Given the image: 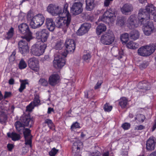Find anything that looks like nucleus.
Segmentation results:
<instances>
[{
    "mask_svg": "<svg viewBox=\"0 0 156 156\" xmlns=\"http://www.w3.org/2000/svg\"><path fill=\"white\" fill-rule=\"evenodd\" d=\"M58 149H56L55 147L52 148L49 152V154L50 156H55L59 151Z\"/></svg>",
    "mask_w": 156,
    "mask_h": 156,
    "instance_id": "obj_42",
    "label": "nucleus"
},
{
    "mask_svg": "<svg viewBox=\"0 0 156 156\" xmlns=\"http://www.w3.org/2000/svg\"><path fill=\"white\" fill-rule=\"evenodd\" d=\"M60 76L57 74L51 75L49 78L48 82L49 84L51 86H54L57 84L59 82Z\"/></svg>",
    "mask_w": 156,
    "mask_h": 156,
    "instance_id": "obj_20",
    "label": "nucleus"
},
{
    "mask_svg": "<svg viewBox=\"0 0 156 156\" xmlns=\"http://www.w3.org/2000/svg\"><path fill=\"white\" fill-rule=\"evenodd\" d=\"M39 84L44 86H46L47 85L48 83L47 81L44 79L41 78L39 81Z\"/></svg>",
    "mask_w": 156,
    "mask_h": 156,
    "instance_id": "obj_45",
    "label": "nucleus"
},
{
    "mask_svg": "<svg viewBox=\"0 0 156 156\" xmlns=\"http://www.w3.org/2000/svg\"><path fill=\"white\" fill-rule=\"evenodd\" d=\"M7 135L8 137L11 138L13 141L18 140L20 139V135L15 132H12L11 133H8Z\"/></svg>",
    "mask_w": 156,
    "mask_h": 156,
    "instance_id": "obj_24",
    "label": "nucleus"
},
{
    "mask_svg": "<svg viewBox=\"0 0 156 156\" xmlns=\"http://www.w3.org/2000/svg\"><path fill=\"white\" fill-rule=\"evenodd\" d=\"M148 65V63L147 62L144 61L140 65V67L141 69L145 68Z\"/></svg>",
    "mask_w": 156,
    "mask_h": 156,
    "instance_id": "obj_49",
    "label": "nucleus"
},
{
    "mask_svg": "<svg viewBox=\"0 0 156 156\" xmlns=\"http://www.w3.org/2000/svg\"><path fill=\"white\" fill-rule=\"evenodd\" d=\"M123 55V52L122 50L119 51V56L118 58L119 59H120L122 58V55Z\"/></svg>",
    "mask_w": 156,
    "mask_h": 156,
    "instance_id": "obj_59",
    "label": "nucleus"
},
{
    "mask_svg": "<svg viewBox=\"0 0 156 156\" xmlns=\"http://www.w3.org/2000/svg\"><path fill=\"white\" fill-rule=\"evenodd\" d=\"M112 106L110 105L108 103H106L104 105V109L105 112H110L112 109Z\"/></svg>",
    "mask_w": 156,
    "mask_h": 156,
    "instance_id": "obj_39",
    "label": "nucleus"
},
{
    "mask_svg": "<svg viewBox=\"0 0 156 156\" xmlns=\"http://www.w3.org/2000/svg\"><path fill=\"white\" fill-rule=\"evenodd\" d=\"M115 36L113 32L109 30L102 35L100 41L105 45H110L113 42Z\"/></svg>",
    "mask_w": 156,
    "mask_h": 156,
    "instance_id": "obj_6",
    "label": "nucleus"
},
{
    "mask_svg": "<svg viewBox=\"0 0 156 156\" xmlns=\"http://www.w3.org/2000/svg\"><path fill=\"white\" fill-rule=\"evenodd\" d=\"M133 9V7L132 5L126 4L123 5L121 10H131Z\"/></svg>",
    "mask_w": 156,
    "mask_h": 156,
    "instance_id": "obj_46",
    "label": "nucleus"
},
{
    "mask_svg": "<svg viewBox=\"0 0 156 156\" xmlns=\"http://www.w3.org/2000/svg\"><path fill=\"white\" fill-rule=\"evenodd\" d=\"M156 46L153 44L143 46L138 50L139 55L142 56H148L152 54L156 49Z\"/></svg>",
    "mask_w": 156,
    "mask_h": 156,
    "instance_id": "obj_4",
    "label": "nucleus"
},
{
    "mask_svg": "<svg viewBox=\"0 0 156 156\" xmlns=\"http://www.w3.org/2000/svg\"><path fill=\"white\" fill-rule=\"evenodd\" d=\"M113 0H105L104 2V5L105 6H108L109 5L110 2Z\"/></svg>",
    "mask_w": 156,
    "mask_h": 156,
    "instance_id": "obj_56",
    "label": "nucleus"
},
{
    "mask_svg": "<svg viewBox=\"0 0 156 156\" xmlns=\"http://www.w3.org/2000/svg\"><path fill=\"white\" fill-rule=\"evenodd\" d=\"M65 45L66 52H62L61 54L55 57L53 61L54 67L56 68H60L64 66L65 64V58L67 53L73 52L75 48V43L72 39H67L66 40Z\"/></svg>",
    "mask_w": 156,
    "mask_h": 156,
    "instance_id": "obj_2",
    "label": "nucleus"
},
{
    "mask_svg": "<svg viewBox=\"0 0 156 156\" xmlns=\"http://www.w3.org/2000/svg\"><path fill=\"white\" fill-rule=\"evenodd\" d=\"M27 66V64L23 59H21L19 63V69H22L26 68Z\"/></svg>",
    "mask_w": 156,
    "mask_h": 156,
    "instance_id": "obj_41",
    "label": "nucleus"
},
{
    "mask_svg": "<svg viewBox=\"0 0 156 156\" xmlns=\"http://www.w3.org/2000/svg\"><path fill=\"white\" fill-rule=\"evenodd\" d=\"M14 32V28L11 27L7 32L5 35V38L6 40H9L13 36Z\"/></svg>",
    "mask_w": 156,
    "mask_h": 156,
    "instance_id": "obj_29",
    "label": "nucleus"
},
{
    "mask_svg": "<svg viewBox=\"0 0 156 156\" xmlns=\"http://www.w3.org/2000/svg\"><path fill=\"white\" fill-rule=\"evenodd\" d=\"M128 104V100L125 97L121 98L119 101V104L122 108H125Z\"/></svg>",
    "mask_w": 156,
    "mask_h": 156,
    "instance_id": "obj_27",
    "label": "nucleus"
},
{
    "mask_svg": "<svg viewBox=\"0 0 156 156\" xmlns=\"http://www.w3.org/2000/svg\"><path fill=\"white\" fill-rule=\"evenodd\" d=\"M47 11L53 16H59L55 21L56 27L62 29H66L69 27L71 18L68 10Z\"/></svg>",
    "mask_w": 156,
    "mask_h": 156,
    "instance_id": "obj_1",
    "label": "nucleus"
},
{
    "mask_svg": "<svg viewBox=\"0 0 156 156\" xmlns=\"http://www.w3.org/2000/svg\"><path fill=\"white\" fill-rule=\"evenodd\" d=\"M34 15L33 12L31 10H30L28 12L27 17L28 20L30 21V23L33 20L34 16Z\"/></svg>",
    "mask_w": 156,
    "mask_h": 156,
    "instance_id": "obj_38",
    "label": "nucleus"
},
{
    "mask_svg": "<svg viewBox=\"0 0 156 156\" xmlns=\"http://www.w3.org/2000/svg\"><path fill=\"white\" fill-rule=\"evenodd\" d=\"M44 21V18L41 14H38L34 16L33 20L30 23L31 27L34 29L39 27L42 26Z\"/></svg>",
    "mask_w": 156,
    "mask_h": 156,
    "instance_id": "obj_7",
    "label": "nucleus"
},
{
    "mask_svg": "<svg viewBox=\"0 0 156 156\" xmlns=\"http://www.w3.org/2000/svg\"><path fill=\"white\" fill-rule=\"evenodd\" d=\"M125 23V19L123 17H119L118 18L116 24L118 26L122 27Z\"/></svg>",
    "mask_w": 156,
    "mask_h": 156,
    "instance_id": "obj_37",
    "label": "nucleus"
},
{
    "mask_svg": "<svg viewBox=\"0 0 156 156\" xmlns=\"http://www.w3.org/2000/svg\"><path fill=\"white\" fill-rule=\"evenodd\" d=\"M91 27L90 24L88 23H85L81 25L78 30L77 34L78 35H83L88 32Z\"/></svg>",
    "mask_w": 156,
    "mask_h": 156,
    "instance_id": "obj_16",
    "label": "nucleus"
},
{
    "mask_svg": "<svg viewBox=\"0 0 156 156\" xmlns=\"http://www.w3.org/2000/svg\"><path fill=\"white\" fill-rule=\"evenodd\" d=\"M82 6V3L80 2H75L71 7V10H83Z\"/></svg>",
    "mask_w": 156,
    "mask_h": 156,
    "instance_id": "obj_26",
    "label": "nucleus"
},
{
    "mask_svg": "<svg viewBox=\"0 0 156 156\" xmlns=\"http://www.w3.org/2000/svg\"><path fill=\"white\" fill-rule=\"evenodd\" d=\"M20 120L25 126L31 127L33 122L30 117L28 115H23L20 117Z\"/></svg>",
    "mask_w": 156,
    "mask_h": 156,
    "instance_id": "obj_19",
    "label": "nucleus"
},
{
    "mask_svg": "<svg viewBox=\"0 0 156 156\" xmlns=\"http://www.w3.org/2000/svg\"><path fill=\"white\" fill-rule=\"evenodd\" d=\"M106 29V27L105 24H100L98 25V34H100L102 32L105 31Z\"/></svg>",
    "mask_w": 156,
    "mask_h": 156,
    "instance_id": "obj_35",
    "label": "nucleus"
},
{
    "mask_svg": "<svg viewBox=\"0 0 156 156\" xmlns=\"http://www.w3.org/2000/svg\"><path fill=\"white\" fill-rule=\"evenodd\" d=\"M54 111V110L53 108L49 107L48 108L47 113L48 114H50L51 112H53Z\"/></svg>",
    "mask_w": 156,
    "mask_h": 156,
    "instance_id": "obj_60",
    "label": "nucleus"
},
{
    "mask_svg": "<svg viewBox=\"0 0 156 156\" xmlns=\"http://www.w3.org/2000/svg\"><path fill=\"white\" fill-rule=\"evenodd\" d=\"M80 127L79 124L77 122H76L73 124L71 126V128L73 129Z\"/></svg>",
    "mask_w": 156,
    "mask_h": 156,
    "instance_id": "obj_50",
    "label": "nucleus"
},
{
    "mask_svg": "<svg viewBox=\"0 0 156 156\" xmlns=\"http://www.w3.org/2000/svg\"><path fill=\"white\" fill-rule=\"evenodd\" d=\"M114 10H106L99 20L108 24L113 23L116 19V15Z\"/></svg>",
    "mask_w": 156,
    "mask_h": 156,
    "instance_id": "obj_5",
    "label": "nucleus"
},
{
    "mask_svg": "<svg viewBox=\"0 0 156 156\" xmlns=\"http://www.w3.org/2000/svg\"><path fill=\"white\" fill-rule=\"evenodd\" d=\"M148 156H156V151L153 152L150 154Z\"/></svg>",
    "mask_w": 156,
    "mask_h": 156,
    "instance_id": "obj_63",
    "label": "nucleus"
},
{
    "mask_svg": "<svg viewBox=\"0 0 156 156\" xmlns=\"http://www.w3.org/2000/svg\"><path fill=\"white\" fill-rule=\"evenodd\" d=\"M155 138L153 137H150L146 143V149L148 151H152L155 149L156 144Z\"/></svg>",
    "mask_w": 156,
    "mask_h": 156,
    "instance_id": "obj_17",
    "label": "nucleus"
},
{
    "mask_svg": "<svg viewBox=\"0 0 156 156\" xmlns=\"http://www.w3.org/2000/svg\"><path fill=\"white\" fill-rule=\"evenodd\" d=\"M86 8L87 9H90L91 10L94 9L95 6L94 0H86Z\"/></svg>",
    "mask_w": 156,
    "mask_h": 156,
    "instance_id": "obj_28",
    "label": "nucleus"
},
{
    "mask_svg": "<svg viewBox=\"0 0 156 156\" xmlns=\"http://www.w3.org/2000/svg\"><path fill=\"white\" fill-rule=\"evenodd\" d=\"M137 19L138 20L135 15H132L129 17L127 20V23L130 28H134L138 26L139 23L141 24L139 21L138 16H137Z\"/></svg>",
    "mask_w": 156,
    "mask_h": 156,
    "instance_id": "obj_13",
    "label": "nucleus"
},
{
    "mask_svg": "<svg viewBox=\"0 0 156 156\" xmlns=\"http://www.w3.org/2000/svg\"><path fill=\"white\" fill-rule=\"evenodd\" d=\"M59 9V7L55 4H50L48 6L47 10H56Z\"/></svg>",
    "mask_w": 156,
    "mask_h": 156,
    "instance_id": "obj_44",
    "label": "nucleus"
},
{
    "mask_svg": "<svg viewBox=\"0 0 156 156\" xmlns=\"http://www.w3.org/2000/svg\"><path fill=\"white\" fill-rule=\"evenodd\" d=\"M7 148L9 151H11L13 147V145L11 144H8L7 146Z\"/></svg>",
    "mask_w": 156,
    "mask_h": 156,
    "instance_id": "obj_58",
    "label": "nucleus"
},
{
    "mask_svg": "<svg viewBox=\"0 0 156 156\" xmlns=\"http://www.w3.org/2000/svg\"><path fill=\"white\" fill-rule=\"evenodd\" d=\"M145 117L143 114L137 115L135 118V120L137 123H140L144 122Z\"/></svg>",
    "mask_w": 156,
    "mask_h": 156,
    "instance_id": "obj_30",
    "label": "nucleus"
},
{
    "mask_svg": "<svg viewBox=\"0 0 156 156\" xmlns=\"http://www.w3.org/2000/svg\"><path fill=\"white\" fill-rule=\"evenodd\" d=\"M14 79L12 78H11L9 80V83L10 84L12 85L14 83Z\"/></svg>",
    "mask_w": 156,
    "mask_h": 156,
    "instance_id": "obj_61",
    "label": "nucleus"
},
{
    "mask_svg": "<svg viewBox=\"0 0 156 156\" xmlns=\"http://www.w3.org/2000/svg\"><path fill=\"white\" fill-rule=\"evenodd\" d=\"M140 37V34L138 31L134 30L130 33V37L132 39L134 40H136L138 39Z\"/></svg>",
    "mask_w": 156,
    "mask_h": 156,
    "instance_id": "obj_31",
    "label": "nucleus"
},
{
    "mask_svg": "<svg viewBox=\"0 0 156 156\" xmlns=\"http://www.w3.org/2000/svg\"><path fill=\"white\" fill-rule=\"evenodd\" d=\"M155 10H141L138 14V18L139 22L142 24H145L148 22L150 16H153L154 21L156 22Z\"/></svg>",
    "mask_w": 156,
    "mask_h": 156,
    "instance_id": "obj_3",
    "label": "nucleus"
},
{
    "mask_svg": "<svg viewBox=\"0 0 156 156\" xmlns=\"http://www.w3.org/2000/svg\"><path fill=\"white\" fill-rule=\"evenodd\" d=\"M45 44L39 45L38 44H35L32 47L31 51L32 54L36 56H39L44 52V50L46 47Z\"/></svg>",
    "mask_w": 156,
    "mask_h": 156,
    "instance_id": "obj_9",
    "label": "nucleus"
},
{
    "mask_svg": "<svg viewBox=\"0 0 156 156\" xmlns=\"http://www.w3.org/2000/svg\"><path fill=\"white\" fill-rule=\"evenodd\" d=\"M156 128V120L154 121V123L152 128V131H153Z\"/></svg>",
    "mask_w": 156,
    "mask_h": 156,
    "instance_id": "obj_62",
    "label": "nucleus"
},
{
    "mask_svg": "<svg viewBox=\"0 0 156 156\" xmlns=\"http://www.w3.org/2000/svg\"><path fill=\"white\" fill-rule=\"evenodd\" d=\"M7 120V116L5 111L0 112V123L3 124L6 122Z\"/></svg>",
    "mask_w": 156,
    "mask_h": 156,
    "instance_id": "obj_25",
    "label": "nucleus"
},
{
    "mask_svg": "<svg viewBox=\"0 0 156 156\" xmlns=\"http://www.w3.org/2000/svg\"><path fill=\"white\" fill-rule=\"evenodd\" d=\"M19 32L25 35L27 41H30L32 39V33L30 31L29 27L25 23H23L18 26Z\"/></svg>",
    "mask_w": 156,
    "mask_h": 156,
    "instance_id": "obj_8",
    "label": "nucleus"
},
{
    "mask_svg": "<svg viewBox=\"0 0 156 156\" xmlns=\"http://www.w3.org/2000/svg\"><path fill=\"white\" fill-rule=\"evenodd\" d=\"M152 9H155L154 6L152 4H148L146 6L145 10H152Z\"/></svg>",
    "mask_w": 156,
    "mask_h": 156,
    "instance_id": "obj_52",
    "label": "nucleus"
},
{
    "mask_svg": "<svg viewBox=\"0 0 156 156\" xmlns=\"http://www.w3.org/2000/svg\"><path fill=\"white\" fill-rule=\"evenodd\" d=\"M21 82L20 87L19 89V91L21 93L26 88V85L28 84L27 80H20Z\"/></svg>",
    "mask_w": 156,
    "mask_h": 156,
    "instance_id": "obj_33",
    "label": "nucleus"
},
{
    "mask_svg": "<svg viewBox=\"0 0 156 156\" xmlns=\"http://www.w3.org/2000/svg\"><path fill=\"white\" fill-rule=\"evenodd\" d=\"M68 7V5L67 3L64 4L63 10H67Z\"/></svg>",
    "mask_w": 156,
    "mask_h": 156,
    "instance_id": "obj_64",
    "label": "nucleus"
},
{
    "mask_svg": "<svg viewBox=\"0 0 156 156\" xmlns=\"http://www.w3.org/2000/svg\"><path fill=\"white\" fill-rule=\"evenodd\" d=\"M147 22L146 25H144L143 30L145 35L149 36L152 33L154 27L152 22L148 21Z\"/></svg>",
    "mask_w": 156,
    "mask_h": 156,
    "instance_id": "obj_18",
    "label": "nucleus"
},
{
    "mask_svg": "<svg viewBox=\"0 0 156 156\" xmlns=\"http://www.w3.org/2000/svg\"><path fill=\"white\" fill-rule=\"evenodd\" d=\"M16 55V52L14 51H13L11 55L10 56L9 58V60L11 62H12L14 61L15 60V55Z\"/></svg>",
    "mask_w": 156,
    "mask_h": 156,
    "instance_id": "obj_51",
    "label": "nucleus"
},
{
    "mask_svg": "<svg viewBox=\"0 0 156 156\" xmlns=\"http://www.w3.org/2000/svg\"><path fill=\"white\" fill-rule=\"evenodd\" d=\"M91 58V55L89 53H84L83 56V58L86 62H88Z\"/></svg>",
    "mask_w": 156,
    "mask_h": 156,
    "instance_id": "obj_43",
    "label": "nucleus"
},
{
    "mask_svg": "<svg viewBox=\"0 0 156 156\" xmlns=\"http://www.w3.org/2000/svg\"><path fill=\"white\" fill-rule=\"evenodd\" d=\"M30 133L31 131H30L29 134L27 133L25 134H24V136L25 139V144L29 145L30 147H31L32 136H31Z\"/></svg>",
    "mask_w": 156,
    "mask_h": 156,
    "instance_id": "obj_23",
    "label": "nucleus"
},
{
    "mask_svg": "<svg viewBox=\"0 0 156 156\" xmlns=\"http://www.w3.org/2000/svg\"><path fill=\"white\" fill-rule=\"evenodd\" d=\"M14 125L17 131L20 134H23L24 135L27 133L29 134L30 130L29 129L25 128V126L20 120L16 122Z\"/></svg>",
    "mask_w": 156,
    "mask_h": 156,
    "instance_id": "obj_12",
    "label": "nucleus"
},
{
    "mask_svg": "<svg viewBox=\"0 0 156 156\" xmlns=\"http://www.w3.org/2000/svg\"><path fill=\"white\" fill-rule=\"evenodd\" d=\"M130 126V124L129 123L125 122L121 126L122 128L124 130H127L129 129Z\"/></svg>",
    "mask_w": 156,
    "mask_h": 156,
    "instance_id": "obj_47",
    "label": "nucleus"
},
{
    "mask_svg": "<svg viewBox=\"0 0 156 156\" xmlns=\"http://www.w3.org/2000/svg\"><path fill=\"white\" fill-rule=\"evenodd\" d=\"M11 94V93L10 92H5V94L4 95V98H7L9 97Z\"/></svg>",
    "mask_w": 156,
    "mask_h": 156,
    "instance_id": "obj_57",
    "label": "nucleus"
},
{
    "mask_svg": "<svg viewBox=\"0 0 156 156\" xmlns=\"http://www.w3.org/2000/svg\"><path fill=\"white\" fill-rule=\"evenodd\" d=\"M34 98L32 101L27 107V110L31 111L35 107L38 106L41 104V100L39 94H36L34 95Z\"/></svg>",
    "mask_w": 156,
    "mask_h": 156,
    "instance_id": "obj_14",
    "label": "nucleus"
},
{
    "mask_svg": "<svg viewBox=\"0 0 156 156\" xmlns=\"http://www.w3.org/2000/svg\"><path fill=\"white\" fill-rule=\"evenodd\" d=\"M120 39L123 44H126L129 40V35L127 33H124L120 36Z\"/></svg>",
    "mask_w": 156,
    "mask_h": 156,
    "instance_id": "obj_34",
    "label": "nucleus"
},
{
    "mask_svg": "<svg viewBox=\"0 0 156 156\" xmlns=\"http://www.w3.org/2000/svg\"><path fill=\"white\" fill-rule=\"evenodd\" d=\"M131 10H121L122 13L125 15H129L131 13Z\"/></svg>",
    "mask_w": 156,
    "mask_h": 156,
    "instance_id": "obj_55",
    "label": "nucleus"
},
{
    "mask_svg": "<svg viewBox=\"0 0 156 156\" xmlns=\"http://www.w3.org/2000/svg\"><path fill=\"white\" fill-rule=\"evenodd\" d=\"M49 35V32L47 29H43L38 31L35 34L36 38L42 43L47 41Z\"/></svg>",
    "mask_w": 156,
    "mask_h": 156,
    "instance_id": "obj_11",
    "label": "nucleus"
},
{
    "mask_svg": "<svg viewBox=\"0 0 156 156\" xmlns=\"http://www.w3.org/2000/svg\"><path fill=\"white\" fill-rule=\"evenodd\" d=\"M63 45V42L61 41H58L56 43L55 48L56 50H61Z\"/></svg>",
    "mask_w": 156,
    "mask_h": 156,
    "instance_id": "obj_40",
    "label": "nucleus"
},
{
    "mask_svg": "<svg viewBox=\"0 0 156 156\" xmlns=\"http://www.w3.org/2000/svg\"><path fill=\"white\" fill-rule=\"evenodd\" d=\"M83 144L80 140H78L76 141L75 142L73 143V146L72 147V152L73 153H75L74 154V155L77 154V153L76 152V150H80L81 146H82Z\"/></svg>",
    "mask_w": 156,
    "mask_h": 156,
    "instance_id": "obj_22",
    "label": "nucleus"
},
{
    "mask_svg": "<svg viewBox=\"0 0 156 156\" xmlns=\"http://www.w3.org/2000/svg\"><path fill=\"white\" fill-rule=\"evenodd\" d=\"M29 68L37 72L39 69V63L38 60L35 57L30 58L28 61Z\"/></svg>",
    "mask_w": 156,
    "mask_h": 156,
    "instance_id": "obj_15",
    "label": "nucleus"
},
{
    "mask_svg": "<svg viewBox=\"0 0 156 156\" xmlns=\"http://www.w3.org/2000/svg\"><path fill=\"white\" fill-rule=\"evenodd\" d=\"M44 123L47 124L50 129L52 130L55 129L54 124L51 120L47 119L45 120Z\"/></svg>",
    "mask_w": 156,
    "mask_h": 156,
    "instance_id": "obj_36",
    "label": "nucleus"
},
{
    "mask_svg": "<svg viewBox=\"0 0 156 156\" xmlns=\"http://www.w3.org/2000/svg\"><path fill=\"white\" fill-rule=\"evenodd\" d=\"M26 37H24L23 39L20 41L18 43V48L20 53L23 55L28 52L29 47L28 42L30 41H27Z\"/></svg>",
    "mask_w": 156,
    "mask_h": 156,
    "instance_id": "obj_10",
    "label": "nucleus"
},
{
    "mask_svg": "<svg viewBox=\"0 0 156 156\" xmlns=\"http://www.w3.org/2000/svg\"><path fill=\"white\" fill-rule=\"evenodd\" d=\"M70 13L72 15H78L82 12L81 10H70Z\"/></svg>",
    "mask_w": 156,
    "mask_h": 156,
    "instance_id": "obj_48",
    "label": "nucleus"
},
{
    "mask_svg": "<svg viewBox=\"0 0 156 156\" xmlns=\"http://www.w3.org/2000/svg\"><path fill=\"white\" fill-rule=\"evenodd\" d=\"M127 47L130 49H135L138 48V44L133 41L129 42L126 44Z\"/></svg>",
    "mask_w": 156,
    "mask_h": 156,
    "instance_id": "obj_32",
    "label": "nucleus"
},
{
    "mask_svg": "<svg viewBox=\"0 0 156 156\" xmlns=\"http://www.w3.org/2000/svg\"><path fill=\"white\" fill-rule=\"evenodd\" d=\"M144 128V126L142 125H140L136 126L134 128L135 130H141Z\"/></svg>",
    "mask_w": 156,
    "mask_h": 156,
    "instance_id": "obj_53",
    "label": "nucleus"
},
{
    "mask_svg": "<svg viewBox=\"0 0 156 156\" xmlns=\"http://www.w3.org/2000/svg\"><path fill=\"white\" fill-rule=\"evenodd\" d=\"M142 87H143L141 89L144 90H148L150 89V87L149 85H147V86L146 84H143Z\"/></svg>",
    "mask_w": 156,
    "mask_h": 156,
    "instance_id": "obj_54",
    "label": "nucleus"
},
{
    "mask_svg": "<svg viewBox=\"0 0 156 156\" xmlns=\"http://www.w3.org/2000/svg\"><path fill=\"white\" fill-rule=\"evenodd\" d=\"M45 24L48 30L51 31H53L55 27V25L52 19H46Z\"/></svg>",
    "mask_w": 156,
    "mask_h": 156,
    "instance_id": "obj_21",
    "label": "nucleus"
}]
</instances>
